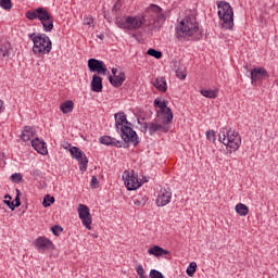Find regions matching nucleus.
I'll return each instance as SVG.
<instances>
[{"label":"nucleus","instance_id":"obj_1","mask_svg":"<svg viewBox=\"0 0 278 278\" xmlns=\"http://www.w3.org/2000/svg\"><path fill=\"white\" fill-rule=\"evenodd\" d=\"M115 127L121 130V138L124 142H131L138 144V134L131 128V123L127 121L125 113L115 114Z\"/></svg>","mask_w":278,"mask_h":278},{"label":"nucleus","instance_id":"obj_2","mask_svg":"<svg viewBox=\"0 0 278 278\" xmlns=\"http://www.w3.org/2000/svg\"><path fill=\"white\" fill-rule=\"evenodd\" d=\"M29 40L33 41V53L35 55H47L51 53V50L53 49V42H51V39L47 34H36L33 33L28 35Z\"/></svg>","mask_w":278,"mask_h":278},{"label":"nucleus","instance_id":"obj_3","mask_svg":"<svg viewBox=\"0 0 278 278\" xmlns=\"http://www.w3.org/2000/svg\"><path fill=\"white\" fill-rule=\"evenodd\" d=\"M144 23H147L144 15H125L115 18L117 27L119 29H127V31H138Z\"/></svg>","mask_w":278,"mask_h":278},{"label":"nucleus","instance_id":"obj_4","mask_svg":"<svg viewBox=\"0 0 278 278\" xmlns=\"http://www.w3.org/2000/svg\"><path fill=\"white\" fill-rule=\"evenodd\" d=\"M218 138L222 144L230 149V153L238 151V149H240V144H242V137H240V132L233 129L222 128Z\"/></svg>","mask_w":278,"mask_h":278},{"label":"nucleus","instance_id":"obj_5","mask_svg":"<svg viewBox=\"0 0 278 278\" xmlns=\"http://www.w3.org/2000/svg\"><path fill=\"white\" fill-rule=\"evenodd\" d=\"M199 31V22L194 14H187L186 17L180 22L179 27L176 31L178 38H190Z\"/></svg>","mask_w":278,"mask_h":278},{"label":"nucleus","instance_id":"obj_6","mask_svg":"<svg viewBox=\"0 0 278 278\" xmlns=\"http://www.w3.org/2000/svg\"><path fill=\"white\" fill-rule=\"evenodd\" d=\"M217 14L222 21L224 29H233V8L227 1H220L217 4Z\"/></svg>","mask_w":278,"mask_h":278},{"label":"nucleus","instance_id":"obj_7","mask_svg":"<svg viewBox=\"0 0 278 278\" xmlns=\"http://www.w3.org/2000/svg\"><path fill=\"white\" fill-rule=\"evenodd\" d=\"M37 18L40 21L43 31H53V15L47 9L37 8Z\"/></svg>","mask_w":278,"mask_h":278},{"label":"nucleus","instance_id":"obj_8","mask_svg":"<svg viewBox=\"0 0 278 278\" xmlns=\"http://www.w3.org/2000/svg\"><path fill=\"white\" fill-rule=\"evenodd\" d=\"M70 153L72 157L77 160L79 170H81V173H86V170H88V156H86V153H84V151L77 147H72L70 149Z\"/></svg>","mask_w":278,"mask_h":278},{"label":"nucleus","instance_id":"obj_9","mask_svg":"<svg viewBox=\"0 0 278 278\" xmlns=\"http://www.w3.org/2000/svg\"><path fill=\"white\" fill-rule=\"evenodd\" d=\"M168 129V125L160 124L157 123V119H154L150 123H144L141 131H143V134H147V131H149V135L153 136L157 134V131H163V134H167Z\"/></svg>","mask_w":278,"mask_h":278},{"label":"nucleus","instance_id":"obj_10","mask_svg":"<svg viewBox=\"0 0 278 278\" xmlns=\"http://www.w3.org/2000/svg\"><path fill=\"white\" fill-rule=\"evenodd\" d=\"M88 68L90 73H98L97 75H108V65L103 61L97 59H89L88 60Z\"/></svg>","mask_w":278,"mask_h":278},{"label":"nucleus","instance_id":"obj_11","mask_svg":"<svg viewBox=\"0 0 278 278\" xmlns=\"http://www.w3.org/2000/svg\"><path fill=\"white\" fill-rule=\"evenodd\" d=\"M146 16H150L152 21H165L166 17L162 13V8L157 7L156 4H151L147 10H146Z\"/></svg>","mask_w":278,"mask_h":278},{"label":"nucleus","instance_id":"obj_12","mask_svg":"<svg viewBox=\"0 0 278 278\" xmlns=\"http://www.w3.org/2000/svg\"><path fill=\"white\" fill-rule=\"evenodd\" d=\"M173 199V192L170 189H161L159 191L157 198H156V205L159 207H164V205H168L170 203V200Z\"/></svg>","mask_w":278,"mask_h":278},{"label":"nucleus","instance_id":"obj_13","mask_svg":"<svg viewBox=\"0 0 278 278\" xmlns=\"http://www.w3.org/2000/svg\"><path fill=\"white\" fill-rule=\"evenodd\" d=\"M127 190H138L142 186V180L135 174H127L124 178Z\"/></svg>","mask_w":278,"mask_h":278},{"label":"nucleus","instance_id":"obj_14","mask_svg":"<svg viewBox=\"0 0 278 278\" xmlns=\"http://www.w3.org/2000/svg\"><path fill=\"white\" fill-rule=\"evenodd\" d=\"M262 79H268V72L264 67H255L251 71V81L252 84H257Z\"/></svg>","mask_w":278,"mask_h":278},{"label":"nucleus","instance_id":"obj_15","mask_svg":"<svg viewBox=\"0 0 278 278\" xmlns=\"http://www.w3.org/2000/svg\"><path fill=\"white\" fill-rule=\"evenodd\" d=\"M35 247L39 251H50V249H53V241L47 239V237H38L35 240Z\"/></svg>","mask_w":278,"mask_h":278},{"label":"nucleus","instance_id":"obj_16","mask_svg":"<svg viewBox=\"0 0 278 278\" xmlns=\"http://www.w3.org/2000/svg\"><path fill=\"white\" fill-rule=\"evenodd\" d=\"M10 53H12V45L8 39L0 40V60L4 58H10Z\"/></svg>","mask_w":278,"mask_h":278},{"label":"nucleus","instance_id":"obj_17","mask_svg":"<svg viewBox=\"0 0 278 278\" xmlns=\"http://www.w3.org/2000/svg\"><path fill=\"white\" fill-rule=\"evenodd\" d=\"M31 147L37 151V153H40V155H47V143H45L43 140H40V138H35L31 140Z\"/></svg>","mask_w":278,"mask_h":278},{"label":"nucleus","instance_id":"obj_18","mask_svg":"<svg viewBox=\"0 0 278 278\" xmlns=\"http://www.w3.org/2000/svg\"><path fill=\"white\" fill-rule=\"evenodd\" d=\"M125 79H127V76L125 75L124 72L115 76H109V81L111 86H113L114 88H121V86L125 84Z\"/></svg>","mask_w":278,"mask_h":278},{"label":"nucleus","instance_id":"obj_19","mask_svg":"<svg viewBox=\"0 0 278 278\" xmlns=\"http://www.w3.org/2000/svg\"><path fill=\"white\" fill-rule=\"evenodd\" d=\"M92 92H103V78L99 74H94L91 80Z\"/></svg>","mask_w":278,"mask_h":278},{"label":"nucleus","instance_id":"obj_20","mask_svg":"<svg viewBox=\"0 0 278 278\" xmlns=\"http://www.w3.org/2000/svg\"><path fill=\"white\" fill-rule=\"evenodd\" d=\"M100 143L105 144L106 147H116L117 149H121V147H123V142L110 136H102L100 138Z\"/></svg>","mask_w":278,"mask_h":278},{"label":"nucleus","instance_id":"obj_21","mask_svg":"<svg viewBox=\"0 0 278 278\" xmlns=\"http://www.w3.org/2000/svg\"><path fill=\"white\" fill-rule=\"evenodd\" d=\"M35 137L36 130L30 126H25L21 136L23 142H29V140H34Z\"/></svg>","mask_w":278,"mask_h":278},{"label":"nucleus","instance_id":"obj_22","mask_svg":"<svg viewBox=\"0 0 278 278\" xmlns=\"http://www.w3.org/2000/svg\"><path fill=\"white\" fill-rule=\"evenodd\" d=\"M148 253L149 255H153L154 257H162L163 255H168V251L160 245H153L148 250Z\"/></svg>","mask_w":278,"mask_h":278},{"label":"nucleus","instance_id":"obj_23","mask_svg":"<svg viewBox=\"0 0 278 278\" xmlns=\"http://www.w3.org/2000/svg\"><path fill=\"white\" fill-rule=\"evenodd\" d=\"M153 86L157 88L160 92H166V90H168L165 77H157L153 83Z\"/></svg>","mask_w":278,"mask_h":278},{"label":"nucleus","instance_id":"obj_24","mask_svg":"<svg viewBox=\"0 0 278 278\" xmlns=\"http://www.w3.org/2000/svg\"><path fill=\"white\" fill-rule=\"evenodd\" d=\"M74 108H75V103L72 100H66L60 105V110L63 114H71Z\"/></svg>","mask_w":278,"mask_h":278},{"label":"nucleus","instance_id":"obj_25","mask_svg":"<svg viewBox=\"0 0 278 278\" xmlns=\"http://www.w3.org/2000/svg\"><path fill=\"white\" fill-rule=\"evenodd\" d=\"M161 116L165 125H170V123H173V111H170V108L165 109L164 111H161Z\"/></svg>","mask_w":278,"mask_h":278},{"label":"nucleus","instance_id":"obj_26","mask_svg":"<svg viewBox=\"0 0 278 278\" xmlns=\"http://www.w3.org/2000/svg\"><path fill=\"white\" fill-rule=\"evenodd\" d=\"M201 96L205 97L206 99H216L218 97V89H201Z\"/></svg>","mask_w":278,"mask_h":278},{"label":"nucleus","instance_id":"obj_27","mask_svg":"<svg viewBox=\"0 0 278 278\" xmlns=\"http://www.w3.org/2000/svg\"><path fill=\"white\" fill-rule=\"evenodd\" d=\"M149 201V198L142 193L137 194L134 198V203L138 206V207H142L147 204V202Z\"/></svg>","mask_w":278,"mask_h":278},{"label":"nucleus","instance_id":"obj_28","mask_svg":"<svg viewBox=\"0 0 278 278\" xmlns=\"http://www.w3.org/2000/svg\"><path fill=\"white\" fill-rule=\"evenodd\" d=\"M235 212H237V214H239V216H248L249 215V206H247L243 203H238L235 206Z\"/></svg>","mask_w":278,"mask_h":278},{"label":"nucleus","instance_id":"obj_29","mask_svg":"<svg viewBox=\"0 0 278 278\" xmlns=\"http://www.w3.org/2000/svg\"><path fill=\"white\" fill-rule=\"evenodd\" d=\"M84 227L90 231L92 229V215H84V217H79Z\"/></svg>","mask_w":278,"mask_h":278},{"label":"nucleus","instance_id":"obj_30","mask_svg":"<svg viewBox=\"0 0 278 278\" xmlns=\"http://www.w3.org/2000/svg\"><path fill=\"white\" fill-rule=\"evenodd\" d=\"M90 214V208L86 204H79L78 205V216L84 217V216H89Z\"/></svg>","mask_w":278,"mask_h":278},{"label":"nucleus","instance_id":"obj_31","mask_svg":"<svg viewBox=\"0 0 278 278\" xmlns=\"http://www.w3.org/2000/svg\"><path fill=\"white\" fill-rule=\"evenodd\" d=\"M154 108H159L161 112H164V110H168V101H162V100H154Z\"/></svg>","mask_w":278,"mask_h":278},{"label":"nucleus","instance_id":"obj_32","mask_svg":"<svg viewBox=\"0 0 278 278\" xmlns=\"http://www.w3.org/2000/svg\"><path fill=\"white\" fill-rule=\"evenodd\" d=\"M194 273H197V262H191L187 268L188 277H194Z\"/></svg>","mask_w":278,"mask_h":278},{"label":"nucleus","instance_id":"obj_33","mask_svg":"<svg viewBox=\"0 0 278 278\" xmlns=\"http://www.w3.org/2000/svg\"><path fill=\"white\" fill-rule=\"evenodd\" d=\"M147 53H148V55H151L152 58H155L156 60H162L161 51L150 48Z\"/></svg>","mask_w":278,"mask_h":278},{"label":"nucleus","instance_id":"obj_34","mask_svg":"<svg viewBox=\"0 0 278 278\" xmlns=\"http://www.w3.org/2000/svg\"><path fill=\"white\" fill-rule=\"evenodd\" d=\"M26 18H28V21H36V18H38V9L27 11Z\"/></svg>","mask_w":278,"mask_h":278},{"label":"nucleus","instance_id":"obj_35","mask_svg":"<svg viewBox=\"0 0 278 278\" xmlns=\"http://www.w3.org/2000/svg\"><path fill=\"white\" fill-rule=\"evenodd\" d=\"M52 203H55V198L51 195H46L42 202L43 207H50Z\"/></svg>","mask_w":278,"mask_h":278},{"label":"nucleus","instance_id":"obj_36","mask_svg":"<svg viewBox=\"0 0 278 278\" xmlns=\"http://www.w3.org/2000/svg\"><path fill=\"white\" fill-rule=\"evenodd\" d=\"M0 8H2V10L10 11L12 8V0H0Z\"/></svg>","mask_w":278,"mask_h":278},{"label":"nucleus","instance_id":"obj_37","mask_svg":"<svg viewBox=\"0 0 278 278\" xmlns=\"http://www.w3.org/2000/svg\"><path fill=\"white\" fill-rule=\"evenodd\" d=\"M206 138L210 140V142H216V132L214 130H207Z\"/></svg>","mask_w":278,"mask_h":278},{"label":"nucleus","instance_id":"obj_38","mask_svg":"<svg viewBox=\"0 0 278 278\" xmlns=\"http://www.w3.org/2000/svg\"><path fill=\"white\" fill-rule=\"evenodd\" d=\"M136 273L139 278H147V275L144 274V267H142V265H138L136 267Z\"/></svg>","mask_w":278,"mask_h":278},{"label":"nucleus","instance_id":"obj_39","mask_svg":"<svg viewBox=\"0 0 278 278\" xmlns=\"http://www.w3.org/2000/svg\"><path fill=\"white\" fill-rule=\"evenodd\" d=\"M150 278H164V275L160 270L151 269L150 270Z\"/></svg>","mask_w":278,"mask_h":278},{"label":"nucleus","instance_id":"obj_40","mask_svg":"<svg viewBox=\"0 0 278 278\" xmlns=\"http://www.w3.org/2000/svg\"><path fill=\"white\" fill-rule=\"evenodd\" d=\"M84 25H89V26L92 25V27H94V17H92V15L85 16Z\"/></svg>","mask_w":278,"mask_h":278},{"label":"nucleus","instance_id":"obj_41","mask_svg":"<svg viewBox=\"0 0 278 278\" xmlns=\"http://www.w3.org/2000/svg\"><path fill=\"white\" fill-rule=\"evenodd\" d=\"M51 231L52 233H54L55 236H60V233H62L64 231V228H62V226H52L51 227Z\"/></svg>","mask_w":278,"mask_h":278},{"label":"nucleus","instance_id":"obj_42","mask_svg":"<svg viewBox=\"0 0 278 278\" xmlns=\"http://www.w3.org/2000/svg\"><path fill=\"white\" fill-rule=\"evenodd\" d=\"M10 179L14 184H18V181H22L23 176H21V174H13V175H11Z\"/></svg>","mask_w":278,"mask_h":278},{"label":"nucleus","instance_id":"obj_43","mask_svg":"<svg viewBox=\"0 0 278 278\" xmlns=\"http://www.w3.org/2000/svg\"><path fill=\"white\" fill-rule=\"evenodd\" d=\"M176 76L178 77V79H186V77H187L186 71L176 70Z\"/></svg>","mask_w":278,"mask_h":278},{"label":"nucleus","instance_id":"obj_44","mask_svg":"<svg viewBox=\"0 0 278 278\" xmlns=\"http://www.w3.org/2000/svg\"><path fill=\"white\" fill-rule=\"evenodd\" d=\"M91 188H99V179L97 176L91 177V182H90Z\"/></svg>","mask_w":278,"mask_h":278},{"label":"nucleus","instance_id":"obj_45","mask_svg":"<svg viewBox=\"0 0 278 278\" xmlns=\"http://www.w3.org/2000/svg\"><path fill=\"white\" fill-rule=\"evenodd\" d=\"M5 205H8V207H10V210H12V212H14V210H16V205L14 204V202L10 201V200H4Z\"/></svg>","mask_w":278,"mask_h":278},{"label":"nucleus","instance_id":"obj_46","mask_svg":"<svg viewBox=\"0 0 278 278\" xmlns=\"http://www.w3.org/2000/svg\"><path fill=\"white\" fill-rule=\"evenodd\" d=\"M14 201L15 207H21V197L16 195Z\"/></svg>","mask_w":278,"mask_h":278},{"label":"nucleus","instance_id":"obj_47","mask_svg":"<svg viewBox=\"0 0 278 278\" xmlns=\"http://www.w3.org/2000/svg\"><path fill=\"white\" fill-rule=\"evenodd\" d=\"M111 73L113 74V77L116 76V73H118V70L116 67H113L111 70Z\"/></svg>","mask_w":278,"mask_h":278},{"label":"nucleus","instance_id":"obj_48","mask_svg":"<svg viewBox=\"0 0 278 278\" xmlns=\"http://www.w3.org/2000/svg\"><path fill=\"white\" fill-rule=\"evenodd\" d=\"M97 38H99L100 40H105V35L104 34L97 35Z\"/></svg>","mask_w":278,"mask_h":278},{"label":"nucleus","instance_id":"obj_49","mask_svg":"<svg viewBox=\"0 0 278 278\" xmlns=\"http://www.w3.org/2000/svg\"><path fill=\"white\" fill-rule=\"evenodd\" d=\"M3 112V102L0 100V114Z\"/></svg>","mask_w":278,"mask_h":278},{"label":"nucleus","instance_id":"obj_50","mask_svg":"<svg viewBox=\"0 0 278 278\" xmlns=\"http://www.w3.org/2000/svg\"><path fill=\"white\" fill-rule=\"evenodd\" d=\"M4 199H5V201H8V199H9V201H11L12 197H10V194H7V195L4 197Z\"/></svg>","mask_w":278,"mask_h":278},{"label":"nucleus","instance_id":"obj_51","mask_svg":"<svg viewBox=\"0 0 278 278\" xmlns=\"http://www.w3.org/2000/svg\"><path fill=\"white\" fill-rule=\"evenodd\" d=\"M276 86H278V79L275 80Z\"/></svg>","mask_w":278,"mask_h":278},{"label":"nucleus","instance_id":"obj_52","mask_svg":"<svg viewBox=\"0 0 278 278\" xmlns=\"http://www.w3.org/2000/svg\"><path fill=\"white\" fill-rule=\"evenodd\" d=\"M113 8H114V10H116V8H117V4H115Z\"/></svg>","mask_w":278,"mask_h":278}]
</instances>
